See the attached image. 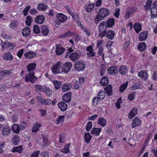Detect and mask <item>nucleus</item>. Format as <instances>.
I'll list each match as a JSON object with an SVG mask.
<instances>
[{
  "mask_svg": "<svg viewBox=\"0 0 157 157\" xmlns=\"http://www.w3.org/2000/svg\"><path fill=\"white\" fill-rule=\"evenodd\" d=\"M36 98L38 101L43 104L49 105L51 104V101L49 99H45L40 96L37 97Z\"/></svg>",
  "mask_w": 157,
  "mask_h": 157,
  "instance_id": "f8f14e48",
  "label": "nucleus"
},
{
  "mask_svg": "<svg viewBox=\"0 0 157 157\" xmlns=\"http://www.w3.org/2000/svg\"><path fill=\"white\" fill-rule=\"evenodd\" d=\"M20 140V137L17 135H15L13 137L12 141L14 145H17L18 144Z\"/></svg>",
  "mask_w": 157,
  "mask_h": 157,
  "instance_id": "58836bf2",
  "label": "nucleus"
},
{
  "mask_svg": "<svg viewBox=\"0 0 157 157\" xmlns=\"http://www.w3.org/2000/svg\"><path fill=\"white\" fill-rule=\"evenodd\" d=\"M12 129L13 131L15 133H19L20 132V128L19 125L17 124H13L12 126Z\"/></svg>",
  "mask_w": 157,
  "mask_h": 157,
  "instance_id": "72a5a7b5",
  "label": "nucleus"
},
{
  "mask_svg": "<svg viewBox=\"0 0 157 157\" xmlns=\"http://www.w3.org/2000/svg\"><path fill=\"white\" fill-rule=\"evenodd\" d=\"M3 58L6 60H11L13 59V57L10 52L5 53L3 56Z\"/></svg>",
  "mask_w": 157,
  "mask_h": 157,
  "instance_id": "473e14b6",
  "label": "nucleus"
},
{
  "mask_svg": "<svg viewBox=\"0 0 157 157\" xmlns=\"http://www.w3.org/2000/svg\"><path fill=\"white\" fill-rule=\"evenodd\" d=\"M72 35L76 36L75 35V33H72L71 32V31L69 30L67 31L65 33L60 35V36H59V37L64 38L67 37L69 36H71Z\"/></svg>",
  "mask_w": 157,
  "mask_h": 157,
  "instance_id": "f704fd0d",
  "label": "nucleus"
},
{
  "mask_svg": "<svg viewBox=\"0 0 157 157\" xmlns=\"http://www.w3.org/2000/svg\"><path fill=\"white\" fill-rule=\"evenodd\" d=\"M99 99L96 97L93 98L92 99V104L94 106L97 105Z\"/></svg>",
  "mask_w": 157,
  "mask_h": 157,
  "instance_id": "338daca9",
  "label": "nucleus"
},
{
  "mask_svg": "<svg viewBox=\"0 0 157 157\" xmlns=\"http://www.w3.org/2000/svg\"><path fill=\"white\" fill-rule=\"evenodd\" d=\"M66 137V135L65 134L62 133L59 135V142L62 143L64 142L65 139Z\"/></svg>",
  "mask_w": 157,
  "mask_h": 157,
  "instance_id": "052dcab7",
  "label": "nucleus"
},
{
  "mask_svg": "<svg viewBox=\"0 0 157 157\" xmlns=\"http://www.w3.org/2000/svg\"><path fill=\"white\" fill-rule=\"evenodd\" d=\"M133 28L137 33H139L142 29L141 25L139 22L135 23L133 25Z\"/></svg>",
  "mask_w": 157,
  "mask_h": 157,
  "instance_id": "c85d7f7f",
  "label": "nucleus"
},
{
  "mask_svg": "<svg viewBox=\"0 0 157 157\" xmlns=\"http://www.w3.org/2000/svg\"><path fill=\"white\" fill-rule=\"evenodd\" d=\"M71 145V144H65L63 147V148L61 149V151L65 154H67L68 153H70V151L69 150V147Z\"/></svg>",
  "mask_w": 157,
  "mask_h": 157,
  "instance_id": "c756f323",
  "label": "nucleus"
},
{
  "mask_svg": "<svg viewBox=\"0 0 157 157\" xmlns=\"http://www.w3.org/2000/svg\"><path fill=\"white\" fill-rule=\"evenodd\" d=\"M65 116H61L59 115L57 119V121L58 123H60L61 122H63L64 121Z\"/></svg>",
  "mask_w": 157,
  "mask_h": 157,
  "instance_id": "e2e57ef3",
  "label": "nucleus"
},
{
  "mask_svg": "<svg viewBox=\"0 0 157 157\" xmlns=\"http://www.w3.org/2000/svg\"><path fill=\"white\" fill-rule=\"evenodd\" d=\"M82 29L84 30V32L87 36H89L90 35V31L88 28L84 27H82Z\"/></svg>",
  "mask_w": 157,
  "mask_h": 157,
  "instance_id": "0e129e2a",
  "label": "nucleus"
},
{
  "mask_svg": "<svg viewBox=\"0 0 157 157\" xmlns=\"http://www.w3.org/2000/svg\"><path fill=\"white\" fill-rule=\"evenodd\" d=\"M109 14V10L107 8H101L100 9L94 20V23L98 24L100 21L103 20Z\"/></svg>",
  "mask_w": 157,
  "mask_h": 157,
  "instance_id": "f257e3e1",
  "label": "nucleus"
},
{
  "mask_svg": "<svg viewBox=\"0 0 157 157\" xmlns=\"http://www.w3.org/2000/svg\"><path fill=\"white\" fill-rule=\"evenodd\" d=\"M71 92H67L65 94L63 97V100L67 103L69 102L71 99Z\"/></svg>",
  "mask_w": 157,
  "mask_h": 157,
  "instance_id": "6ab92c4d",
  "label": "nucleus"
},
{
  "mask_svg": "<svg viewBox=\"0 0 157 157\" xmlns=\"http://www.w3.org/2000/svg\"><path fill=\"white\" fill-rule=\"evenodd\" d=\"M140 85V82L138 81L134 84L132 88L133 90H137L139 88Z\"/></svg>",
  "mask_w": 157,
  "mask_h": 157,
  "instance_id": "6e6d98bb",
  "label": "nucleus"
},
{
  "mask_svg": "<svg viewBox=\"0 0 157 157\" xmlns=\"http://www.w3.org/2000/svg\"><path fill=\"white\" fill-rule=\"evenodd\" d=\"M138 76L143 79L146 80L148 78V75L145 70H142L138 72Z\"/></svg>",
  "mask_w": 157,
  "mask_h": 157,
  "instance_id": "f3484780",
  "label": "nucleus"
},
{
  "mask_svg": "<svg viewBox=\"0 0 157 157\" xmlns=\"http://www.w3.org/2000/svg\"><path fill=\"white\" fill-rule=\"evenodd\" d=\"M141 121L140 119L137 117H136L134 118L132 121V128H134L141 125Z\"/></svg>",
  "mask_w": 157,
  "mask_h": 157,
  "instance_id": "aec40b11",
  "label": "nucleus"
},
{
  "mask_svg": "<svg viewBox=\"0 0 157 157\" xmlns=\"http://www.w3.org/2000/svg\"><path fill=\"white\" fill-rule=\"evenodd\" d=\"M56 16L57 18L56 21V25L58 24V25H59L60 22L63 23L65 22L67 19V17L62 13L57 14Z\"/></svg>",
  "mask_w": 157,
  "mask_h": 157,
  "instance_id": "1a4fd4ad",
  "label": "nucleus"
},
{
  "mask_svg": "<svg viewBox=\"0 0 157 157\" xmlns=\"http://www.w3.org/2000/svg\"><path fill=\"white\" fill-rule=\"evenodd\" d=\"M104 92L109 96H110L113 94V88L112 85H109L108 86L105 87L104 89Z\"/></svg>",
  "mask_w": 157,
  "mask_h": 157,
  "instance_id": "412c9836",
  "label": "nucleus"
},
{
  "mask_svg": "<svg viewBox=\"0 0 157 157\" xmlns=\"http://www.w3.org/2000/svg\"><path fill=\"white\" fill-rule=\"evenodd\" d=\"M37 8L39 10H46L48 9V6L45 4L41 3L38 5Z\"/></svg>",
  "mask_w": 157,
  "mask_h": 157,
  "instance_id": "79ce46f5",
  "label": "nucleus"
},
{
  "mask_svg": "<svg viewBox=\"0 0 157 157\" xmlns=\"http://www.w3.org/2000/svg\"><path fill=\"white\" fill-rule=\"evenodd\" d=\"M73 88L75 90L78 89L80 86V82L77 81L75 79H74L72 81Z\"/></svg>",
  "mask_w": 157,
  "mask_h": 157,
  "instance_id": "c03bdc74",
  "label": "nucleus"
},
{
  "mask_svg": "<svg viewBox=\"0 0 157 157\" xmlns=\"http://www.w3.org/2000/svg\"><path fill=\"white\" fill-rule=\"evenodd\" d=\"M72 66V64L70 62H67L63 64L62 67V71L65 73H67L70 71Z\"/></svg>",
  "mask_w": 157,
  "mask_h": 157,
  "instance_id": "9b49d317",
  "label": "nucleus"
},
{
  "mask_svg": "<svg viewBox=\"0 0 157 157\" xmlns=\"http://www.w3.org/2000/svg\"><path fill=\"white\" fill-rule=\"evenodd\" d=\"M148 35V31H142L140 33L139 36V40L142 41L145 40Z\"/></svg>",
  "mask_w": 157,
  "mask_h": 157,
  "instance_id": "4468645a",
  "label": "nucleus"
},
{
  "mask_svg": "<svg viewBox=\"0 0 157 157\" xmlns=\"http://www.w3.org/2000/svg\"><path fill=\"white\" fill-rule=\"evenodd\" d=\"M37 78L34 76V72L31 71L27 74L25 77V82H30L34 83L37 80Z\"/></svg>",
  "mask_w": 157,
  "mask_h": 157,
  "instance_id": "39448f33",
  "label": "nucleus"
},
{
  "mask_svg": "<svg viewBox=\"0 0 157 157\" xmlns=\"http://www.w3.org/2000/svg\"><path fill=\"white\" fill-rule=\"evenodd\" d=\"M65 50V48L62 47L60 44H58L56 45L55 50L56 55H61L63 53Z\"/></svg>",
  "mask_w": 157,
  "mask_h": 157,
  "instance_id": "ddd939ff",
  "label": "nucleus"
},
{
  "mask_svg": "<svg viewBox=\"0 0 157 157\" xmlns=\"http://www.w3.org/2000/svg\"><path fill=\"white\" fill-rule=\"evenodd\" d=\"M100 83L102 86H107L109 83L108 78L106 76H104L102 77L101 79Z\"/></svg>",
  "mask_w": 157,
  "mask_h": 157,
  "instance_id": "b1692460",
  "label": "nucleus"
},
{
  "mask_svg": "<svg viewBox=\"0 0 157 157\" xmlns=\"http://www.w3.org/2000/svg\"><path fill=\"white\" fill-rule=\"evenodd\" d=\"M73 19L76 21L78 20L79 18V14L73 13L72 14H71Z\"/></svg>",
  "mask_w": 157,
  "mask_h": 157,
  "instance_id": "774afa93",
  "label": "nucleus"
},
{
  "mask_svg": "<svg viewBox=\"0 0 157 157\" xmlns=\"http://www.w3.org/2000/svg\"><path fill=\"white\" fill-rule=\"evenodd\" d=\"M11 130L7 124H5L1 130V134L4 136H9L11 133Z\"/></svg>",
  "mask_w": 157,
  "mask_h": 157,
  "instance_id": "6e6552de",
  "label": "nucleus"
},
{
  "mask_svg": "<svg viewBox=\"0 0 157 157\" xmlns=\"http://www.w3.org/2000/svg\"><path fill=\"white\" fill-rule=\"evenodd\" d=\"M36 90V92L40 91L41 92H43L44 91L45 87L44 86H42L40 85H36L35 86Z\"/></svg>",
  "mask_w": 157,
  "mask_h": 157,
  "instance_id": "8fccbe9b",
  "label": "nucleus"
},
{
  "mask_svg": "<svg viewBox=\"0 0 157 157\" xmlns=\"http://www.w3.org/2000/svg\"><path fill=\"white\" fill-rule=\"evenodd\" d=\"M45 19V18L44 15H39L35 18V21L37 24H41L44 23Z\"/></svg>",
  "mask_w": 157,
  "mask_h": 157,
  "instance_id": "a211bd4d",
  "label": "nucleus"
},
{
  "mask_svg": "<svg viewBox=\"0 0 157 157\" xmlns=\"http://www.w3.org/2000/svg\"><path fill=\"white\" fill-rule=\"evenodd\" d=\"M42 140L43 143V146H48L49 145V142L48 141V137L44 135H43L42 136Z\"/></svg>",
  "mask_w": 157,
  "mask_h": 157,
  "instance_id": "de8ad7c7",
  "label": "nucleus"
},
{
  "mask_svg": "<svg viewBox=\"0 0 157 157\" xmlns=\"http://www.w3.org/2000/svg\"><path fill=\"white\" fill-rule=\"evenodd\" d=\"M30 29L29 27H25L22 30V35L23 36L28 37L30 35Z\"/></svg>",
  "mask_w": 157,
  "mask_h": 157,
  "instance_id": "5701e85b",
  "label": "nucleus"
},
{
  "mask_svg": "<svg viewBox=\"0 0 157 157\" xmlns=\"http://www.w3.org/2000/svg\"><path fill=\"white\" fill-rule=\"evenodd\" d=\"M40 29L38 25H35L33 26V31L35 33L38 34L40 32Z\"/></svg>",
  "mask_w": 157,
  "mask_h": 157,
  "instance_id": "4d7b16f0",
  "label": "nucleus"
},
{
  "mask_svg": "<svg viewBox=\"0 0 157 157\" xmlns=\"http://www.w3.org/2000/svg\"><path fill=\"white\" fill-rule=\"evenodd\" d=\"M101 131V128H94L91 131V134L93 135H96L97 136H98Z\"/></svg>",
  "mask_w": 157,
  "mask_h": 157,
  "instance_id": "ea45409f",
  "label": "nucleus"
},
{
  "mask_svg": "<svg viewBox=\"0 0 157 157\" xmlns=\"http://www.w3.org/2000/svg\"><path fill=\"white\" fill-rule=\"evenodd\" d=\"M41 127V124L40 123L36 122L32 127V132L35 133L37 132L40 129Z\"/></svg>",
  "mask_w": 157,
  "mask_h": 157,
  "instance_id": "cd10ccee",
  "label": "nucleus"
},
{
  "mask_svg": "<svg viewBox=\"0 0 157 157\" xmlns=\"http://www.w3.org/2000/svg\"><path fill=\"white\" fill-rule=\"evenodd\" d=\"M100 29H99L100 33L99 34V36L102 38L105 36L108 39L110 40H113L115 35V32L114 31L112 30H109L107 31V30L104 31V30H101Z\"/></svg>",
  "mask_w": 157,
  "mask_h": 157,
  "instance_id": "7ed1b4c3",
  "label": "nucleus"
},
{
  "mask_svg": "<svg viewBox=\"0 0 157 157\" xmlns=\"http://www.w3.org/2000/svg\"><path fill=\"white\" fill-rule=\"evenodd\" d=\"M103 47L102 46L99 47L98 50V54L100 56H102V58L103 59H104V53L103 52Z\"/></svg>",
  "mask_w": 157,
  "mask_h": 157,
  "instance_id": "13d9d810",
  "label": "nucleus"
},
{
  "mask_svg": "<svg viewBox=\"0 0 157 157\" xmlns=\"http://www.w3.org/2000/svg\"><path fill=\"white\" fill-rule=\"evenodd\" d=\"M118 72V67L115 66L109 67L107 70L108 73L112 76L116 75Z\"/></svg>",
  "mask_w": 157,
  "mask_h": 157,
  "instance_id": "9d476101",
  "label": "nucleus"
},
{
  "mask_svg": "<svg viewBox=\"0 0 157 157\" xmlns=\"http://www.w3.org/2000/svg\"><path fill=\"white\" fill-rule=\"evenodd\" d=\"M23 150V147L22 145H20L18 147H14L11 151L12 152H17L19 153H21Z\"/></svg>",
  "mask_w": 157,
  "mask_h": 157,
  "instance_id": "e433bc0d",
  "label": "nucleus"
},
{
  "mask_svg": "<svg viewBox=\"0 0 157 157\" xmlns=\"http://www.w3.org/2000/svg\"><path fill=\"white\" fill-rule=\"evenodd\" d=\"M138 7L136 6H129L128 7L125 12L124 17L126 19H128L130 16L135 13L137 10Z\"/></svg>",
  "mask_w": 157,
  "mask_h": 157,
  "instance_id": "20e7f679",
  "label": "nucleus"
},
{
  "mask_svg": "<svg viewBox=\"0 0 157 157\" xmlns=\"http://www.w3.org/2000/svg\"><path fill=\"white\" fill-rule=\"evenodd\" d=\"M32 21V20L31 17L30 16H27L26 17L25 21L26 24L27 25L29 26L30 25Z\"/></svg>",
  "mask_w": 157,
  "mask_h": 157,
  "instance_id": "5fc2aeb1",
  "label": "nucleus"
},
{
  "mask_svg": "<svg viewBox=\"0 0 157 157\" xmlns=\"http://www.w3.org/2000/svg\"><path fill=\"white\" fill-rule=\"evenodd\" d=\"M36 66V64L34 62L29 64L27 66L28 71L29 72L31 71H33L35 70Z\"/></svg>",
  "mask_w": 157,
  "mask_h": 157,
  "instance_id": "2f4dec72",
  "label": "nucleus"
},
{
  "mask_svg": "<svg viewBox=\"0 0 157 157\" xmlns=\"http://www.w3.org/2000/svg\"><path fill=\"white\" fill-rule=\"evenodd\" d=\"M84 138L86 143L88 144L90 142L92 138V136L89 132H87L85 134Z\"/></svg>",
  "mask_w": 157,
  "mask_h": 157,
  "instance_id": "a19ab883",
  "label": "nucleus"
},
{
  "mask_svg": "<svg viewBox=\"0 0 157 157\" xmlns=\"http://www.w3.org/2000/svg\"><path fill=\"white\" fill-rule=\"evenodd\" d=\"M95 6L94 3H92L89 4L88 5L86 6L85 7L86 11L87 12H90L94 9Z\"/></svg>",
  "mask_w": 157,
  "mask_h": 157,
  "instance_id": "09e8293b",
  "label": "nucleus"
},
{
  "mask_svg": "<svg viewBox=\"0 0 157 157\" xmlns=\"http://www.w3.org/2000/svg\"><path fill=\"white\" fill-rule=\"evenodd\" d=\"M71 84L66 83L64 84L63 86L62 90L63 92H66L69 90L71 88Z\"/></svg>",
  "mask_w": 157,
  "mask_h": 157,
  "instance_id": "37998d69",
  "label": "nucleus"
},
{
  "mask_svg": "<svg viewBox=\"0 0 157 157\" xmlns=\"http://www.w3.org/2000/svg\"><path fill=\"white\" fill-rule=\"evenodd\" d=\"M44 92L45 93V94L48 97H51L52 96V90L48 87H45Z\"/></svg>",
  "mask_w": 157,
  "mask_h": 157,
  "instance_id": "49530a36",
  "label": "nucleus"
},
{
  "mask_svg": "<svg viewBox=\"0 0 157 157\" xmlns=\"http://www.w3.org/2000/svg\"><path fill=\"white\" fill-rule=\"evenodd\" d=\"M97 123L98 124L104 127L106 125L107 120L104 117H100L98 119Z\"/></svg>",
  "mask_w": 157,
  "mask_h": 157,
  "instance_id": "4be33fe9",
  "label": "nucleus"
},
{
  "mask_svg": "<svg viewBox=\"0 0 157 157\" xmlns=\"http://www.w3.org/2000/svg\"><path fill=\"white\" fill-rule=\"evenodd\" d=\"M27 125V123L26 122H22L20 123L19 126L20 129L21 130H24Z\"/></svg>",
  "mask_w": 157,
  "mask_h": 157,
  "instance_id": "bf43d9fd",
  "label": "nucleus"
},
{
  "mask_svg": "<svg viewBox=\"0 0 157 157\" xmlns=\"http://www.w3.org/2000/svg\"><path fill=\"white\" fill-rule=\"evenodd\" d=\"M150 16L152 19L155 18L157 17V8L153 7L151 8Z\"/></svg>",
  "mask_w": 157,
  "mask_h": 157,
  "instance_id": "393cba45",
  "label": "nucleus"
},
{
  "mask_svg": "<svg viewBox=\"0 0 157 157\" xmlns=\"http://www.w3.org/2000/svg\"><path fill=\"white\" fill-rule=\"evenodd\" d=\"M10 26L12 29H14L17 26V24L16 21L14 20L12 21L10 24Z\"/></svg>",
  "mask_w": 157,
  "mask_h": 157,
  "instance_id": "680f3d73",
  "label": "nucleus"
},
{
  "mask_svg": "<svg viewBox=\"0 0 157 157\" xmlns=\"http://www.w3.org/2000/svg\"><path fill=\"white\" fill-rule=\"evenodd\" d=\"M58 106L62 111H65L67 109V104L63 101L59 102L58 104Z\"/></svg>",
  "mask_w": 157,
  "mask_h": 157,
  "instance_id": "bb28decb",
  "label": "nucleus"
},
{
  "mask_svg": "<svg viewBox=\"0 0 157 157\" xmlns=\"http://www.w3.org/2000/svg\"><path fill=\"white\" fill-rule=\"evenodd\" d=\"M127 70L126 66H121L119 69H118V71L120 74L122 75H125L126 74V71Z\"/></svg>",
  "mask_w": 157,
  "mask_h": 157,
  "instance_id": "4c0bfd02",
  "label": "nucleus"
},
{
  "mask_svg": "<svg viewBox=\"0 0 157 157\" xmlns=\"http://www.w3.org/2000/svg\"><path fill=\"white\" fill-rule=\"evenodd\" d=\"M137 108H133L131 110L128 115V117L129 119H132L137 113Z\"/></svg>",
  "mask_w": 157,
  "mask_h": 157,
  "instance_id": "a878e982",
  "label": "nucleus"
},
{
  "mask_svg": "<svg viewBox=\"0 0 157 157\" xmlns=\"http://www.w3.org/2000/svg\"><path fill=\"white\" fill-rule=\"evenodd\" d=\"M74 67L75 69L77 71H82L85 67V64L82 61H77L75 63Z\"/></svg>",
  "mask_w": 157,
  "mask_h": 157,
  "instance_id": "0eeeda50",
  "label": "nucleus"
},
{
  "mask_svg": "<svg viewBox=\"0 0 157 157\" xmlns=\"http://www.w3.org/2000/svg\"><path fill=\"white\" fill-rule=\"evenodd\" d=\"M53 83L56 89H59L60 88L61 84V81L55 80L53 81Z\"/></svg>",
  "mask_w": 157,
  "mask_h": 157,
  "instance_id": "864d4df0",
  "label": "nucleus"
},
{
  "mask_svg": "<svg viewBox=\"0 0 157 157\" xmlns=\"http://www.w3.org/2000/svg\"><path fill=\"white\" fill-rule=\"evenodd\" d=\"M49 33L48 27L45 25H42L40 27V33L44 36H47Z\"/></svg>",
  "mask_w": 157,
  "mask_h": 157,
  "instance_id": "2eb2a0df",
  "label": "nucleus"
},
{
  "mask_svg": "<svg viewBox=\"0 0 157 157\" xmlns=\"http://www.w3.org/2000/svg\"><path fill=\"white\" fill-rule=\"evenodd\" d=\"M128 82L122 84L119 88L120 92H122L126 89L128 86Z\"/></svg>",
  "mask_w": 157,
  "mask_h": 157,
  "instance_id": "603ef678",
  "label": "nucleus"
},
{
  "mask_svg": "<svg viewBox=\"0 0 157 157\" xmlns=\"http://www.w3.org/2000/svg\"><path fill=\"white\" fill-rule=\"evenodd\" d=\"M115 24V21L114 18H110L108 19L106 21H101L99 24V29L101 30H104L103 31L107 30L108 28H110L113 26Z\"/></svg>",
  "mask_w": 157,
  "mask_h": 157,
  "instance_id": "f03ea898",
  "label": "nucleus"
},
{
  "mask_svg": "<svg viewBox=\"0 0 157 157\" xmlns=\"http://www.w3.org/2000/svg\"><path fill=\"white\" fill-rule=\"evenodd\" d=\"M79 56L76 53H73L69 56L70 59L72 61H75L79 58Z\"/></svg>",
  "mask_w": 157,
  "mask_h": 157,
  "instance_id": "c9c22d12",
  "label": "nucleus"
},
{
  "mask_svg": "<svg viewBox=\"0 0 157 157\" xmlns=\"http://www.w3.org/2000/svg\"><path fill=\"white\" fill-rule=\"evenodd\" d=\"M86 129L87 131H89L92 128V124L90 121H89L86 124Z\"/></svg>",
  "mask_w": 157,
  "mask_h": 157,
  "instance_id": "69168bd1",
  "label": "nucleus"
},
{
  "mask_svg": "<svg viewBox=\"0 0 157 157\" xmlns=\"http://www.w3.org/2000/svg\"><path fill=\"white\" fill-rule=\"evenodd\" d=\"M61 64V62L58 61L56 64L52 66L51 69L54 74L56 75L59 73Z\"/></svg>",
  "mask_w": 157,
  "mask_h": 157,
  "instance_id": "423d86ee",
  "label": "nucleus"
},
{
  "mask_svg": "<svg viewBox=\"0 0 157 157\" xmlns=\"http://www.w3.org/2000/svg\"><path fill=\"white\" fill-rule=\"evenodd\" d=\"M105 93L103 91H101L98 95V98L99 100H102L105 97Z\"/></svg>",
  "mask_w": 157,
  "mask_h": 157,
  "instance_id": "3c124183",
  "label": "nucleus"
},
{
  "mask_svg": "<svg viewBox=\"0 0 157 157\" xmlns=\"http://www.w3.org/2000/svg\"><path fill=\"white\" fill-rule=\"evenodd\" d=\"M152 4L151 0H147L146 3V5L144 6L145 10L147 11L151 8V5Z\"/></svg>",
  "mask_w": 157,
  "mask_h": 157,
  "instance_id": "a18cd8bd",
  "label": "nucleus"
},
{
  "mask_svg": "<svg viewBox=\"0 0 157 157\" xmlns=\"http://www.w3.org/2000/svg\"><path fill=\"white\" fill-rule=\"evenodd\" d=\"M147 45L144 42L140 43L138 46V50L141 52H144L146 49Z\"/></svg>",
  "mask_w": 157,
  "mask_h": 157,
  "instance_id": "7c9ffc66",
  "label": "nucleus"
},
{
  "mask_svg": "<svg viewBox=\"0 0 157 157\" xmlns=\"http://www.w3.org/2000/svg\"><path fill=\"white\" fill-rule=\"evenodd\" d=\"M24 56L25 58L27 59H29L33 58L36 56V54L33 52L29 51L24 54Z\"/></svg>",
  "mask_w": 157,
  "mask_h": 157,
  "instance_id": "dca6fc26",
  "label": "nucleus"
}]
</instances>
